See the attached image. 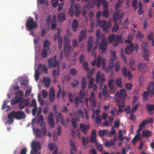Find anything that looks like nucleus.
Instances as JSON below:
<instances>
[{"instance_id": "nucleus-1", "label": "nucleus", "mask_w": 154, "mask_h": 154, "mask_svg": "<svg viewBox=\"0 0 154 154\" xmlns=\"http://www.w3.org/2000/svg\"><path fill=\"white\" fill-rule=\"evenodd\" d=\"M117 57L116 56V52L115 51H111V56L110 57V60L109 62L108 67H105L106 61L104 59H101L100 56H98L97 62L96 59H95L92 63L91 65L92 66H94L96 63L98 67L100 66L101 64L102 66L103 69L107 73L109 72V69L112 68L114 66V62L117 60Z\"/></svg>"}, {"instance_id": "nucleus-2", "label": "nucleus", "mask_w": 154, "mask_h": 154, "mask_svg": "<svg viewBox=\"0 0 154 154\" xmlns=\"http://www.w3.org/2000/svg\"><path fill=\"white\" fill-rule=\"evenodd\" d=\"M26 115L24 112L19 111L17 112H12L8 115V123L11 124L14 122L13 118L17 120L24 118Z\"/></svg>"}, {"instance_id": "nucleus-3", "label": "nucleus", "mask_w": 154, "mask_h": 154, "mask_svg": "<svg viewBox=\"0 0 154 154\" xmlns=\"http://www.w3.org/2000/svg\"><path fill=\"white\" fill-rule=\"evenodd\" d=\"M48 64L50 67L53 66L54 67H57V69L53 70L52 75L54 78L58 77L60 74L59 63L56 61V57L55 56L50 59L48 61Z\"/></svg>"}, {"instance_id": "nucleus-4", "label": "nucleus", "mask_w": 154, "mask_h": 154, "mask_svg": "<svg viewBox=\"0 0 154 154\" xmlns=\"http://www.w3.org/2000/svg\"><path fill=\"white\" fill-rule=\"evenodd\" d=\"M122 2L119 1L116 6V11L113 15V21L115 23L117 22L118 20H120L123 18L124 17V14L122 13H120L119 9L121 5V3Z\"/></svg>"}, {"instance_id": "nucleus-5", "label": "nucleus", "mask_w": 154, "mask_h": 154, "mask_svg": "<svg viewBox=\"0 0 154 154\" xmlns=\"http://www.w3.org/2000/svg\"><path fill=\"white\" fill-rule=\"evenodd\" d=\"M108 46V42L106 37L104 35H102L101 41L99 44V51L103 53H106V49Z\"/></svg>"}, {"instance_id": "nucleus-6", "label": "nucleus", "mask_w": 154, "mask_h": 154, "mask_svg": "<svg viewBox=\"0 0 154 154\" xmlns=\"http://www.w3.org/2000/svg\"><path fill=\"white\" fill-rule=\"evenodd\" d=\"M140 47L143 51V57L147 60H149V47L148 44L145 42H143L140 45Z\"/></svg>"}, {"instance_id": "nucleus-7", "label": "nucleus", "mask_w": 154, "mask_h": 154, "mask_svg": "<svg viewBox=\"0 0 154 154\" xmlns=\"http://www.w3.org/2000/svg\"><path fill=\"white\" fill-rule=\"evenodd\" d=\"M148 94L151 95L152 96L154 95V82L149 83L146 91L144 92L143 97L145 100H146L147 96Z\"/></svg>"}, {"instance_id": "nucleus-8", "label": "nucleus", "mask_w": 154, "mask_h": 154, "mask_svg": "<svg viewBox=\"0 0 154 154\" xmlns=\"http://www.w3.org/2000/svg\"><path fill=\"white\" fill-rule=\"evenodd\" d=\"M32 149L30 154H38L37 150L41 149L40 143L38 142H35L33 140L31 144Z\"/></svg>"}, {"instance_id": "nucleus-9", "label": "nucleus", "mask_w": 154, "mask_h": 154, "mask_svg": "<svg viewBox=\"0 0 154 154\" xmlns=\"http://www.w3.org/2000/svg\"><path fill=\"white\" fill-rule=\"evenodd\" d=\"M106 78L105 77L104 74L101 73L100 71L98 72L96 75V82L97 83H98L100 81V88L101 89L102 88L103 86V83L105 81Z\"/></svg>"}, {"instance_id": "nucleus-10", "label": "nucleus", "mask_w": 154, "mask_h": 154, "mask_svg": "<svg viewBox=\"0 0 154 154\" xmlns=\"http://www.w3.org/2000/svg\"><path fill=\"white\" fill-rule=\"evenodd\" d=\"M140 105V104L139 103L134 104V105H133V107L131 110H130V108L129 106L127 107L126 108V110L127 111V114H128L129 113H130V118L131 120H133L135 119V118L133 116V114L137 109Z\"/></svg>"}, {"instance_id": "nucleus-11", "label": "nucleus", "mask_w": 154, "mask_h": 154, "mask_svg": "<svg viewBox=\"0 0 154 154\" xmlns=\"http://www.w3.org/2000/svg\"><path fill=\"white\" fill-rule=\"evenodd\" d=\"M61 32V31L60 29H58L57 34L55 35L54 36V41H55L57 38L58 40V45L59 48L60 50L62 47V37H61L60 35V34Z\"/></svg>"}, {"instance_id": "nucleus-12", "label": "nucleus", "mask_w": 154, "mask_h": 154, "mask_svg": "<svg viewBox=\"0 0 154 154\" xmlns=\"http://www.w3.org/2000/svg\"><path fill=\"white\" fill-rule=\"evenodd\" d=\"M103 35V34L101 35L100 31L99 30H97V31L96 35L97 37V38H98L96 40V45L94 47V48L92 49V55H93L95 57H96V52L94 51V50H95L96 49V48H97V44L99 41V39H98L101 36V38H102Z\"/></svg>"}, {"instance_id": "nucleus-13", "label": "nucleus", "mask_w": 154, "mask_h": 154, "mask_svg": "<svg viewBox=\"0 0 154 154\" xmlns=\"http://www.w3.org/2000/svg\"><path fill=\"white\" fill-rule=\"evenodd\" d=\"M137 68L139 70L142 72L145 73L149 71V69L147 66L144 63H139L138 64Z\"/></svg>"}, {"instance_id": "nucleus-14", "label": "nucleus", "mask_w": 154, "mask_h": 154, "mask_svg": "<svg viewBox=\"0 0 154 154\" xmlns=\"http://www.w3.org/2000/svg\"><path fill=\"white\" fill-rule=\"evenodd\" d=\"M26 26L29 29H32L36 26L37 24L32 19H30L27 21Z\"/></svg>"}, {"instance_id": "nucleus-15", "label": "nucleus", "mask_w": 154, "mask_h": 154, "mask_svg": "<svg viewBox=\"0 0 154 154\" xmlns=\"http://www.w3.org/2000/svg\"><path fill=\"white\" fill-rule=\"evenodd\" d=\"M102 2L103 8L105 9L103 12V15L104 17L107 18L109 16V14L107 10V2L105 0H102Z\"/></svg>"}, {"instance_id": "nucleus-16", "label": "nucleus", "mask_w": 154, "mask_h": 154, "mask_svg": "<svg viewBox=\"0 0 154 154\" xmlns=\"http://www.w3.org/2000/svg\"><path fill=\"white\" fill-rule=\"evenodd\" d=\"M116 97L124 99L126 96V91L124 89L121 90L120 91L117 92L115 95Z\"/></svg>"}, {"instance_id": "nucleus-17", "label": "nucleus", "mask_w": 154, "mask_h": 154, "mask_svg": "<svg viewBox=\"0 0 154 154\" xmlns=\"http://www.w3.org/2000/svg\"><path fill=\"white\" fill-rule=\"evenodd\" d=\"M55 115L56 118L57 123H58L60 120L61 123L64 125V120L61 113L59 112H55Z\"/></svg>"}, {"instance_id": "nucleus-18", "label": "nucleus", "mask_w": 154, "mask_h": 154, "mask_svg": "<svg viewBox=\"0 0 154 154\" xmlns=\"http://www.w3.org/2000/svg\"><path fill=\"white\" fill-rule=\"evenodd\" d=\"M96 131L95 130H93L91 132V135L90 137V140L91 142L95 144H97L98 142L96 139Z\"/></svg>"}, {"instance_id": "nucleus-19", "label": "nucleus", "mask_w": 154, "mask_h": 154, "mask_svg": "<svg viewBox=\"0 0 154 154\" xmlns=\"http://www.w3.org/2000/svg\"><path fill=\"white\" fill-rule=\"evenodd\" d=\"M122 73L123 75L125 77H127L128 80H130L132 78V76L129 71H127L126 68L124 67L122 69Z\"/></svg>"}, {"instance_id": "nucleus-20", "label": "nucleus", "mask_w": 154, "mask_h": 154, "mask_svg": "<svg viewBox=\"0 0 154 154\" xmlns=\"http://www.w3.org/2000/svg\"><path fill=\"white\" fill-rule=\"evenodd\" d=\"M48 123L51 128H53L54 126V119L53 118V113L51 112L48 116Z\"/></svg>"}, {"instance_id": "nucleus-21", "label": "nucleus", "mask_w": 154, "mask_h": 154, "mask_svg": "<svg viewBox=\"0 0 154 154\" xmlns=\"http://www.w3.org/2000/svg\"><path fill=\"white\" fill-rule=\"evenodd\" d=\"M95 96L94 92H91L89 99L91 105L94 107H95L96 106V101L95 99Z\"/></svg>"}, {"instance_id": "nucleus-22", "label": "nucleus", "mask_w": 154, "mask_h": 154, "mask_svg": "<svg viewBox=\"0 0 154 154\" xmlns=\"http://www.w3.org/2000/svg\"><path fill=\"white\" fill-rule=\"evenodd\" d=\"M82 89L80 91V94L82 97L85 96L84 93L83 91L84 89L85 88L86 83L85 78H82Z\"/></svg>"}, {"instance_id": "nucleus-23", "label": "nucleus", "mask_w": 154, "mask_h": 154, "mask_svg": "<svg viewBox=\"0 0 154 154\" xmlns=\"http://www.w3.org/2000/svg\"><path fill=\"white\" fill-rule=\"evenodd\" d=\"M94 2H97V7H99L100 6V0H92L91 2L89 3L88 8H92L94 5Z\"/></svg>"}, {"instance_id": "nucleus-24", "label": "nucleus", "mask_w": 154, "mask_h": 154, "mask_svg": "<svg viewBox=\"0 0 154 154\" xmlns=\"http://www.w3.org/2000/svg\"><path fill=\"white\" fill-rule=\"evenodd\" d=\"M55 96V91L53 88H50L49 91V99L51 101H54Z\"/></svg>"}, {"instance_id": "nucleus-25", "label": "nucleus", "mask_w": 154, "mask_h": 154, "mask_svg": "<svg viewBox=\"0 0 154 154\" xmlns=\"http://www.w3.org/2000/svg\"><path fill=\"white\" fill-rule=\"evenodd\" d=\"M133 49V45L132 43L127 46L125 49V53L127 54H131Z\"/></svg>"}, {"instance_id": "nucleus-26", "label": "nucleus", "mask_w": 154, "mask_h": 154, "mask_svg": "<svg viewBox=\"0 0 154 154\" xmlns=\"http://www.w3.org/2000/svg\"><path fill=\"white\" fill-rule=\"evenodd\" d=\"M73 50V49L70 45L64 46V51L65 56H66V54H68Z\"/></svg>"}, {"instance_id": "nucleus-27", "label": "nucleus", "mask_w": 154, "mask_h": 154, "mask_svg": "<svg viewBox=\"0 0 154 154\" xmlns=\"http://www.w3.org/2000/svg\"><path fill=\"white\" fill-rule=\"evenodd\" d=\"M86 30H82L79 33V41L81 42L86 37Z\"/></svg>"}, {"instance_id": "nucleus-28", "label": "nucleus", "mask_w": 154, "mask_h": 154, "mask_svg": "<svg viewBox=\"0 0 154 154\" xmlns=\"http://www.w3.org/2000/svg\"><path fill=\"white\" fill-rule=\"evenodd\" d=\"M93 38L92 37L89 38L88 42V51L90 52L92 49V47L93 45Z\"/></svg>"}, {"instance_id": "nucleus-29", "label": "nucleus", "mask_w": 154, "mask_h": 154, "mask_svg": "<svg viewBox=\"0 0 154 154\" xmlns=\"http://www.w3.org/2000/svg\"><path fill=\"white\" fill-rule=\"evenodd\" d=\"M129 65L130 69L132 71L135 70L136 67L135 66V62L134 59H131L129 61Z\"/></svg>"}, {"instance_id": "nucleus-30", "label": "nucleus", "mask_w": 154, "mask_h": 154, "mask_svg": "<svg viewBox=\"0 0 154 154\" xmlns=\"http://www.w3.org/2000/svg\"><path fill=\"white\" fill-rule=\"evenodd\" d=\"M80 125L81 130L82 131L83 133L86 134L87 131L90 128L89 125H85L81 124H80Z\"/></svg>"}, {"instance_id": "nucleus-31", "label": "nucleus", "mask_w": 154, "mask_h": 154, "mask_svg": "<svg viewBox=\"0 0 154 154\" xmlns=\"http://www.w3.org/2000/svg\"><path fill=\"white\" fill-rule=\"evenodd\" d=\"M121 41V36L119 35L116 36L115 40L112 42L113 46L114 47L117 46L119 42H120Z\"/></svg>"}, {"instance_id": "nucleus-32", "label": "nucleus", "mask_w": 154, "mask_h": 154, "mask_svg": "<svg viewBox=\"0 0 154 154\" xmlns=\"http://www.w3.org/2000/svg\"><path fill=\"white\" fill-rule=\"evenodd\" d=\"M33 130L34 133V134L35 136L38 138H41L42 137V135L41 134L42 133L41 131L38 129H35L34 128H33Z\"/></svg>"}, {"instance_id": "nucleus-33", "label": "nucleus", "mask_w": 154, "mask_h": 154, "mask_svg": "<svg viewBox=\"0 0 154 154\" xmlns=\"http://www.w3.org/2000/svg\"><path fill=\"white\" fill-rule=\"evenodd\" d=\"M125 105V103L123 101H121L119 102L118 105L119 109L116 112L117 115H119V113L122 111V110L121 109V108L124 107Z\"/></svg>"}, {"instance_id": "nucleus-34", "label": "nucleus", "mask_w": 154, "mask_h": 154, "mask_svg": "<svg viewBox=\"0 0 154 154\" xmlns=\"http://www.w3.org/2000/svg\"><path fill=\"white\" fill-rule=\"evenodd\" d=\"M80 7L78 4H76L74 7V12L75 13L76 17H79V15L80 14Z\"/></svg>"}, {"instance_id": "nucleus-35", "label": "nucleus", "mask_w": 154, "mask_h": 154, "mask_svg": "<svg viewBox=\"0 0 154 154\" xmlns=\"http://www.w3.org/2000/svg\"><path fill=\"white\" fill-rule=\"evenodd\" d=\"M152 134L150 131L145 130L143 131L142 135L143 137H148L150 136Z\"/></svg>"}, {"instance_id": "nucleus-36", "label": "nucleus", "mask_w": 154, "mask_h": 154, "mask_svg": "<svg viewBox=\"0 0 154 154\" xmlns=\"http://www.w3.org/2000/svg\"><path fill=\"white\" fill-rule=\"evenodd\" d=\"M116 83L117 86L119 88H122L123 87L122 79L121 77L117 78L116 80Z\"/></svg>"}, {"instance_id": "nucleus-37", "label": "nucleus", "mask_w": 154, "mask_h": 154, "mask_svg": "<svg viewBox=\"0 0 154 154\" xmlns=\"http://www.w3.org/2000/svg\"><path fill=\"white\" fill-rule=\"evenodd\" d=\"M78 27V21L76 19H74L72 23V29L73 32L76 31V29Z\"/></svg>"}, {"instance_id": "nucleus-38", "label": "nucleus", "mask_w": 154, "mask_h": 154, "mask_svg": "<svg viewBox=\"0 0 154 154\" xmlns=\"http://www.w3.org/2000/svg\"><path fill=\"white\" fill-rule=\"evenodd\" d=\"M106 23V22L105 20L100 21L98 20L97 22V25H99L100 27H106L105 25Z\"/></svg>"}, {"instance_id": "nucleus-39", "label": "nucleus", "mask_w": 154, "mask_h": 154, "mask_svg": "<svg viewBox=\"0 0 154 154\" xmlns=\"http://www.w3.org/2000/svg\"><path fill=\"white\" fill-rule=\"evenodd\" d=\"M58 20L60 22H62L65 19V16L64 13L59 14L58 15Z\"/></svg>"}, {"instance_id": "nucleus-40", "label": "nucleus", "mask_w": 154, "mask_h": 154, "mask_svg": "<svg viewBox=\"0 0 154 154\" xmlns=\"http://www.w3.org/2000/svg\"><path fill=\"white\" fill-rule=\"evenodd\" d=\"M114 144V142L112 140L107 141L104 143L105 146L107 147H109L111 146H113Z\"/></svg>"}, {"instance_id": "nucleus-41", "label": "nucleus", "mask_w": 154, "mask_h": 154, "mask_svg": "<svg viewBox=\"0 0 154 154\" xmlns=\"http://www.w3.org/2000/svg\"><path fill=\"white\" fill-rule=\"evenodd\" d=\"M38 68L41 69L45 73H48L47 68L45 65L40 64L38 66Z\"/></svg>"}, {"instance_id": "nucleus-42", "label": "nucleus", "mask_w": 154, "mask_h": 154, "mask_svg": "<svg viewBox=\"0 0 154 154\" xmlns=\"http://www.w3.org/2000/svg\"><path fill=\"white\" fill-rule=\"evenodd\" d=\"M43 81L46 86L48 87L49 85L51 82L50 78L48 77H44L43 79Z\"/></svg>"}, {"instance_id": "nucleus-43", "label": "nucleus", "mask_w": 154, "mask_h": 154, "mask_svg": "<svg viewBox=\"0 0 154 154\" xmlns=\"http://www.w3.org/2000/svg\"><path fill=\"white\" fill-rule=\"evenodd\" d=\"M111 26V20H110L108 23L106 27H104L103 29V30L105 32H108V29H109Z\"/></svg>"}, {"instance_id": "nucleus-44", "label": "nucleus", "mask_w": 154, "mask_h": 154, "mask_svg": "<svg viewBox=\"0 0 154 154\" xmlns=\"http://www.w3.org/2000/svg\"><path fill=\"white\" fill-rule=\"evenodd\" d=\"M116 37L114 34H111L109 35L108 37V39L109 42V43H112L114 40H115Z\"/></svg>"}, {"instance_id": "nucleus-45", "label": "nucleus", "mask_w": 154, "mask_h": 154, "mask_svg": "<svg viewBox=\"0 0 154 154\" xmlns=\"http://www.w3.org/2000/svg\"><path fill=\"white\" fill-rule=\"evenodd\" d=\"M141 138V137L140 135H136L132 141L133 144L135 145V142L138 140H140Z\"/></svg>"}, {"instance_id": "nucleus-46", "label": "nucleus", "mask_w": 154, "mask_h": 154, "mask_svg": "<svg viewBox=\"0 0 154 154\" xmlns=\"http://www.w3.org/2000/svg\"><path fill=\"white\" fill-rule=\"evenodd\" d=\"M56 17L55 15L53 16V19L51 25V28L52 29H54L56 26Z\"/></svg>"}, {"instance_id": "nucleus-47", "label": "nucleus", "mask_w": 154, "mask_h": 154, "mask_svg": "<svg viewBox=\"0 0 154 154\" xmlns=\"http://www.w3.org/2000/svg\"><path fill=\"white\" fill-rule=\"evenodd\" d=\"M82 103V101L80 98L78 97H75V104L76 106L78 107L80 103Z\"/></svg>"}, {"instance_id": "nucleus-48", "label": "nucleus", "mask_w": 154, "mask_h": 154, "mask_svg": "<svg viewBox=\"0 0 154 154\" xmlns=\"http://www.w3.org/2000/svg\"><path fill=\"white\" fill-rule=\"evenodd\" d=\"M43 115H41L39 117L38 122L40 123L41 126H43L44 128H45V123L43 122Z\"/></svg>"}, {"instance_id": "nucleus-49", "label": "nucleus", "mask_w": 154, "mask_h": 154, "mask_svg": "<svg viewBox=\"0 0 154 154\" xmlns=\"http://www.w3.org/2000/svg\"><path fill=\"white\" fill-rule=\"evenodd\" d=\"M93 111V115L92 116V118H94L95 116H100L99 115V113L100 111V109H97L96 110H94V109H92Z\"/></svg>"}, {"instance_id": "nucleus-50", "label": "nucleus", "mask_w": 154, "mask_h": 154, "mask_svg": "<svg viewBox=\"0 0 154 154\" xmlns=\"http://www.w3.org/2000/svg\"><path fill=\"white\" fill-rule=\"evenodd\" d=\"M88 78L90 79L88 85V88H90L92 86L94 81V79L93 78L90 77L89 75V74L88 75Z\"/></svg>"}, {"instance_id": "nucleus-51", "label": "nucleus", "mask_w": 154, "mask_h": 154, "mask_svg": "<svg viewBox=\"0 0 154 154\" xmlns=\"http://www.w3.org/2000/svg\"><path fill=\"white\" fill-rule=\"evenodd\" d=\"M23 102L24 103H25V104L23 105V106H22L21 104H20L19 105V107L20 109H23L24 107L28 105L29 103V100L28 99L24 100L23 101Z\"/></svg>"}, {"instance_id": "nucleus-52", "label": "nucleus", "mask_w": 154, "mask_h": 154, "mask_svg": "<svg viewBox=\"0 0 154 154\" xmlns=\"http://www.w3.org/2000/svg\"><path fill=\"white\" fill-rule=\"evenodd\" d=\"M115 80L112 79H110L108 82V85L109 87H114Z\"/></svg>"}, {"instance_id": "nucleus-53", "label": "nucleus", "mask_w": 154, "mask_h": 154, "mask_svg": "<svg viewBox=\"0 0 154 154\" xmlns=\"http://www.w3.org/2000/svg\"><path fill=\"white\" fill-rule=\"evenodd\" d=\"M107 130H100L99 131V134L101 137H103L105 135L108 133Z\"/></svg>"}, {"instance_id": "nucleus-54", "label": "nucleus", "mask_w": 154, "mask_h": 154, "mask_svg": "<svg viewBox=\"0 0 154 154\" xmlns=\"http://www.w3.org/2000/svg\"><path fill=\"white\" fill-rule=\"evenodd\" d=\"M61 127L59 125L57 128V132L56 134H54V140H56V138H55V137L56 136H59L61 135Z\"/></svg>"}, {"instance_id": "nucleus-55", "label": "nucleus", "mask_w": 154, "mask_h": 154, "mask_svg": "<svg viewBox=\"0 0 154 154\" xmlns=\"http://www.w3.org/2000/svg\"><path fill=\"white\" fill-rule=\"evenodd\" d=\"M82 66L85 70L86 71L88 70V63L86 61H85L83 62Z\"/></svg>"}, {"instance_id": "nucleus-56", "label": "nucleus", "mask_w": 154, "mask_h": 154, "mask_svg": "<svg viewBox=\"0 0 154 154\" xmlns=\"http://www.w3.org/2000/svg\"><path fill=\"white\" fill-rule=\"evenodd\" d=\"M64 46L66 45H70V41L69 38H68L67 36H65L64 37Z\"/></svg>"}, {"instance_id": "nucleus-57", "label": "nucleus", "mask_w": 154, "mask_h": 154, "mask_svg": "<svg viewBox=\"0 0 154 154\" xmlns=\"http://www.w3.org/2000/svg\"><path fill=\"white\" fill-rule=\"evenodd\" d=\"M48 147L50 150H53L55 149H57V147L54 144L50 143L48 144Z\"/></svg>"}, {"instance_id": "nucleus-58", "label": "nucleus", "mask_w": 154, "mask_h": 154, "mask_svg": "<svg viewBox=\"0 0 154 154\" xmlns=\"http://www.w3.org/2000/svg\"><path fill=\"white\" fill-rule=\"evenodd\" d=\"M115 70L116 72H118L120 68V66L119 63L118 62L116 63L115 65Z\"/></svg>"}, {"instance_id": "nucleus-59", "label": "nucleus", "mask_w": 154, "mask_h": 154, "mask_svg": "<svg viewBox=\"0 0 154 154\" xmlns=\"http://www.w3.org/2000/svg\"><path fill=\"white\" fill-rule=\"evenodd\" d=\"M103 94L104 95V99L105 100H109L112 98V97L110 96L108 93Z\"/></svg>"}, {"instance_id": "nucleus-60", "label": "nucleus", "mask_w": 154, "mask_h": 154, "mask_svg": "<svg viewBox=\"0 0 154 154\" xmlns=\"http://www.w3.org/2000/svg\"><path fill=\"white\" fill-rule=\"evenodd\" d=\"M73 5L72 4L71 5L69 12V14L71 16H72L74 15V12L73 10Z\"/></svg>"}, {"instance_id": "nucleus-61", "label": "nucleus", "mask_w": 154, "mask_h": 154, "mask_svg": "<svg viewBox=\"0 0 154 154\" xmlns=\"http://www.w3.org/2000/svg\"><path fill=\"white\" fill-rule=\"evenodd\" d=\"M119 29V26L118 24L116 23L112 27V32H114L117 31Z\"/></svg>"}, {"instance_id": "nucleus-62", "label": "nucleus", "mask_w": 154, "mask_h": 154, "mask_svg": "<svg viewBox=\"0 0 154 154\" xmlns=\"http://www.w3.org/2000/svg\"><path fill=\"white\" fill-rule=\"evenodd\" d=\"M49 46V42L48 40H46L44 42V46L45 49H48Z\"/></svg>"}, {"instance_id": "nucleus-63", "label": "nucleus", "mask_w": 154, "mask_h": 154, "mask_svg": "<svg viewBox=\"0 0 154 154\" xmlns=\"http://www.w3.org/2000/svg\"><path fill=\"white\" fill-rule=\"evenodd\" d=\"M101 118L100 116H96L95 119L96 123L97 124H99L101 122Z\"/></svg>"}, {"instance_id": "nucleus-64", "label": "nucleus", "mask_w": 154, "mask_h": 154, "mask_svg": "<svg viewBox=\"0 0 154 154\" xmlns=\"http://www.w3.org/2000/svg\"><path fill=\"white\" fill-rule=\"evenodd\" d=\"M42 95L44 98H46L48 95L47 92L45 90H42Z\"/></svg>"}]
</instances>
